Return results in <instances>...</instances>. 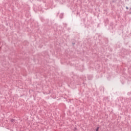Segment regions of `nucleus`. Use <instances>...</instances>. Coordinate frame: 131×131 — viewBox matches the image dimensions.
<instances>
[{
  "mask_svg": "<svg viewBox=\"0 0 131 131\" xmlns=\"http://www.w3.org/2000/svg\"><path fill=\"white\" fill-rule=\"evenodd\" d=\"M10 121H11V122H12V123H14L16 122V121L15 120L13 119H11Z\"/></svg>",
  "mask_w": 131,
  "mask_h": 131,
  "instance_id": "nucleus-1",
  "label": "nucleus"
},
{
  "mask_svg": "<svg viewBox=\"0 0 131 131\" xmlns=\"http://www.w3.org/2000/svg\"><path fill=\"white\" fill-rule=\"evenodd\" d=\"M99 130V127H98L96 129V131H98Z\"/></svg>",
  "mask_w": 131,
  "mask_h": 131,
  "instance_id": "nucleus-2",
  "label": "nucleus"
},
{
  "mask_svg": "<svg viewBox=\"0 0 131 131\" xmlns=\"http://www.w3.org/2000/svg\"><path fill=\"white\" fill-rule=\"evenodd\" d=\"M126 9L127 10H128V7H126Z\"/></svg>",
  "mask_w": 131,
  "mask_h": 131,
  "instance_id": "nucleus-3",
  "label": "nucleus"
}]
</instances>
